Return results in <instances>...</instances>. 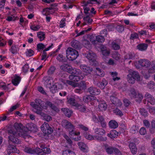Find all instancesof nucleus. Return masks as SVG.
I'll use <instances>...</instances> for the list:
<instances>
[{
  "label": "nucleus",
  "instance_id": "obj_10",
  "mask_svg": "<svg viewBox=\"0 0 155 155\" xmlns=\"http://www.w3.org/2000/svg\"><path fill=\"white\" fill-rule=\"evenodd\" d=\"M30 104L34 108L33 110L34 112L38 114L41 115L42 109L41 107L39 106L36 104H35L34 102H31Z\"/></svg>",
  "mask_w": 155,
  "mask_h": 155
},
{
  "label": "nucleus",
  "instance_id": "obj_43",
  "mask_svg": "<svg viewBox=\"0 0 155 155\" xmlns=\"http://www.w3.org/2000/svg\"><path fill=\"white\" fill-rule=\"evenodd\" d=\"M114 147H106L105 150L106 152L108 154H112L113 153Z\"/></svg>",
  "mask_w": 155,
  "mask_h": 155
},
{
  "label": "nucleus",
  "instance_id": "obj_36",
  "mask_svg": "<svg viewBox=\"0 0 155 155\" xmlns=\"http://www.w3.org/2000/svg\"><path fill=\"white\" fill-rule=\"evenodd\" d=\"M17 17L15 15H12L7 16L6 20L8 21H14L16 20Z\"/></svg>",
  "mask_w": 155,
  "mask_h": 155
},
{
  "label": "nucleus",
  "instance_id": "obj_1",
  "mask_svg": "<svg viewBox=\"0 0 155 155\" xmlns=\"http://www.w3.org/2000/svg\"><path fill=\"white\" fill-rule=\"evenodd\" d=\"M69 79L73 81H67L66 83L71 85L74 87H78V88H76L74 90V91L76 93L79 94L81 93L86 88V85L85 82L82 81L80 83H75L78 82L80 80L83 78L84 77L81 74L78 75H71L69 77Z\"/></svg>",
  "mask_w": 155,
  "mask_h": 155
},
{
  "label": "nucleus",
  "instance_id": "obj_47",
  "mask_svg": "<svg viewBox=\"0 0 155 155\" xmlns=\"http://www.w3.org/2000/svg\"><path fill=\"white\" fill-rule=\"evenodd\" d=\"M98 107L101 110H105L107 108V106L106 103H100L98 105Z\"/></svg>",
  "mask_w": 155,
  "mask_h": 155
},
{
  "label": "nucleus",
  "instance_id": "obj_8",
  "mask_svg": "<svg viewBox=\"0 0 155 155\" xmlns=\"http://www.w3.org/2000/svg\"><path fill=\"white\" fill-rule=\"evenodd\" d=\"M85 57L90 61H91V64L95 66L97 64V62L95 60L96 55L95 54L91 51H89L88 53L85 54Z\"/></svg>",
  "mask_w": 155,
  "mask_h": 155
},
{
  "label": "nucleus",
  "instance_id": "obj_45",
  "mask_svg": "<svg viewBox=\"0 0 155 155\" xmlns=\"http://www.w3.org/2000/svg\"><path fill=\"white\" fill-rule=\"evenodd\" d=\"M96 72L97 75L100 77H103L105 74L104 72L101 71L100 69L97 68H96Z\"/></svg>",
  "mask_w": 155,
  "mask_h": 155
},
{
  "label": "nucleus",
  "instance_id": "obj_2",
  "mask_svg": "<svg viewBox=\"0 0 155 155\" xmlns=\"http://www.w3.org/2000/svg\"><path fill=\"white\" fill-rule=\"evenodd\" d=\"M7 133L9 135L8 138L11 142L15 144L21 143V140L18 138V134L14 129L12 128L8 130Z\"/></svg>",
  "mask_w": 155,
  "mask_h": 155
},
{
  "label": "nucleus",
  "instance_id": "obj_20",
  "mask_svg": "<svg viewBox=\"0 0 155 155\" xmlns=\"http://www.w3.org/2000/svg\"><path fill=\"white\" fill-rule=\"evenodd\" d=\"M61 68L63 70L69 73L71 72L72 67L68 64H64L61 66Z\"/></svg>",
  "mask_w": 155,
  "mask_h": 155
},
{
  "label": "nucleus",
  "instance_id": "obj_14",
  "mask_svg": "<svg viewBox=\"0 0 155 155\" xmlns=\"http://www.w3.org/2000/svg\"><path fill=\"white\" fill-rule=\"evenodd\" d=\"M26 128L28 130L33 132H36L38 130L37 126L32 123L28 124L26 125Z\"/></svg>",
  "mask_w": 155,
  "mask_h": 155
},
{
  "label": "nucleus",
  "instance_id": "obj_9",
  "mask_svg": "<svg viewBox=\"0 0 155 155\" xmlns=\"http://www.w3.org/2000/svg\"><path fill=\"white\" fill-rule=\"evenodd\" d=\"M65 84V82H62L55 83L54 85H53V86L50 88L51 91L53 93H55L58 89H62Z\"/></svg>",
  "mask_w": 155,
  "mask_h": 155
},
{
  "label": "nucleus",
  "instance_id": "obj_49",
  "mask_svg": "<svg viewBox=\"0 0 155 155\" xmlns=\"http://www.w3.org/2000/svg\"><path fill=\"white\" fill-rule=\"evenodd\" d=\"M113 112L117 115H118L120 117H121L123 115L122 112L117 108H116L113 110Z\"/></svg>",
  "mask_w": 155,
  "mask_h": 155
},
{
  "label": "nucleus",
  "instance_id": "obj_13",
  "mask_svg": "<svg viewBox=\"0 0 155 155\" xmlns=\"http://www.w3.org/2000/svg\"><path fill=\"white\" fill-rule=\"evenodd\" d=\"M44 80L45 81V84L47 86L50 88L54 85L53 78L52 77H45Z\"/></svg>",
  "mask_w": 155,
  "mask_h": 155
},
{
  "label": "nucleus",
  "instance_id": "obj_29",
  "mask_svg": "<svg viewBox=\"0 0 155 155\" xmlns=\"http://www.w3.org/2000/svg\"><path fill=\"white\" fill-rule=\"evenodd\" d=\"M20 80V77L15 75L14 77V78L12 80V82L14 85L17 86L19 84Z\"/></svg>",
  "mask_w": 155,
  "mask_h": 155
},
{
  "label": "nucleus",
  "instance_id": "obj_26",
  "mask_svg": "<svg viewBox=\"0 0 155 155\" xmlns=\"http://www.w3.org/2000/svg\"><path fill=\"white\" fill-rule=\"evenodd\" d=\"M71 45L74 48L79 49L81 48V45L79 42L76 40H73L71 42Z\"/></svg>",
  "mask_w": 155,
  "mask_h": 155
},
{
  "label": "nucleus",
  "instance_id": "obj_56",
  "mask_svg": "<svg viewBox=\"0 0 155 155\" xmlns=\"http://www.w3.org/2000/svg\"><path fill=\"white\" fill-rule=\"evenodd\" d=\"M148 88L151 90H154L155 89V84L153 81H150L147 85Z\"/></svg>",
  "mask_w": 155,
  "mask_h": 155
},
{
  "label": "nucleus",
  "instance_id": "obj_39",
  "mask_svg": "<svg viewBox=\"0 0 155 155\" xmlns=\"http://www.w3.org/2000/svg\"><path fill=\"white\" fill-rule=\"evenodd\" d=\"M62 155H76L75 153L69 150H66L63 151Z\"/></svg>",
  "mask_w": 155,
  "mask_h": 155
},
{
  "label": "nucleus",
  "instance_id": "obj_16",
  "mask_svg": "<svg viewBox=\"0 0 155 155\" xmlns=\"http://www.w3.org/2000/svg\"><path fill=\"white\" fill-rule=\"evenodd\" d=\"M78 145L81 150L84 152H88V147L83 142H78Z\"/></svg>",
  "mask_w": 155,
  "mask_h": 155
},
{
  "label": "nucleus",
  "instance_id": "obj_55",
  "mask_svg": "<svg viewBox=\"0 0 155 155\" xmlns=\"http://www.w3.org/2000/svg\"><path fill=\"white\" fill-rule=\"evenodd\" d=\"M36 153L38 155H45V154L42 151V149H41L38 147L36 148Z\"/></svg>",
  "mask_w": 155,
  "mask_h": 155
},
{
  "label": "nucleus",
  "instance_id": "obj_7",
  "mask_svg": "<svg viewBox=\"0 0 155 155\" xmlns=\"http://www.w3.org/2000/svg\"><path fill=\"white\" fill-rule=\"evenodd\" d=\"M134 64L137 68H139L140 66L148 68L150 67V62L145 59H140L138 62H135Z\"/></svg>",
  "mask_w": 155,
  "mask_h": 155
},
{
  "label": "nucleus",
  "instance_id": "obj_41",
  "mask_svg": "<svg viewBox=\"0 0 155 155\" xmlns=\"http://www.w3.org/2000/svg\"><path fill=\"white\" fill-rule=\"evenodd\" d=\"M134 57V54L130 53L126 54L124 56V59L125 60L127 59H132Z\"/></svg>",
  "mask_w": 155,
  "mask_h": 155
},
{
  "label": "nucleus",
  "instance_id": "obj_44",
  "mask_svg": "<svg viewBox=\"0 0 155 155\" xmlns=\"http://www.w3.org/2000/svg\"><path fill=\"white\" fill-rule=\"evenodd\" d=\"M96 72L97 75L100 77H103L105 74L104 72L101 71L100 69L97 68H96Z\"/></svg>",
  "mask_w": 155,
  "mask_h": 155
},
{
  "label": "nucleus",
  "instance_id": "obj_64",
  "mask_svg": "<svg viewBox=\"0 0 155 155\" xmlns=\"http://www.w3.org/2000/svg\"><path fill=\"white\" fill-rule=\"evenodd\" d=\"M155 72V65H153L150 67L148 70V72L149 74H151Z\"/></svg>",
  "mask_w": 155,
  "mask_h": 155
},
{
  "label": "nucleus",
  "instance_id": "obj_31",
  "mask_svg": "<svg viewBox=\"0 0 155 155\" xmlns=\"http://www.w3.org/2000/svg\"><path fill=\"white\" fill-rule=\"evenodd\" d=\"M45 104H46L47 106H49L54 111L58 112L59 111L58 109L54 104H52L51 102L50 101H47L45 103Z\"/></svg>",
  "mask_w": 155,
  "mask_h": 155
},
{
  "label": "nucleus",
  "instance_id": "obj_27",
  "mask_svg": "<svg viewBox=\"0 0 155 155\" xmlns=\"http://www.w3.org/2000/svg\"><path fill=\"white\" fill-rule=\"evenodd\" d=\"M25 152L30 154H34L36 153V148L35 149L30 147H26L24 150Z\"/></svg>",
  "mask_w": 155,
  "mask_h": 155
},
{
  "label": "nucleus",
  "instance_id": "obj_33",
  "mask_svg": "<svg viewBox=\"0 0 155 155\" xmlns=\"http://www.w3.org/2000/svg\"><path fill=\"white\" fill-rule=\"evenodd\" d=\"M37 35L40 41H43L45 38V34L44 32L40 31L38 32Z\"/></svg>",
  "mask_w": 155,
  "mask_h": 155
},
{
  "label": "nucleus",
  "instance_id": "obj_34",
  "mask_svg": "<svg viewBox=\"0 0 155 155\" xmlns=\"http://www.w3.org/2000/svg\"><path fill=\"white\" fill-rule=\"evenodd\" d=\"M14 126L16 130L21 131L22 130L23 125L21 123H16L15 124Z\"/></svg>",
  "mask_w": 155,
  "mask_h": 155
},
{
  "label": "nucleus",
  "instance_id": "obj_5",
  "mask_svg": "<svg viewBox=\"0 0 155 155\" xmlns=\"http://www.w3.org/2000/svg\"><path fill=\"white\" fill-rule=\"evenodd\" d=\"M129 74L127 75V78L128 82L131 84L134 83L135 80L138 81L140 80V76L138 73L132 70L129 71Z\"/></svg>",
  "mask_w": 155,
  "mask_h": 155
},
{
  "label": "nucleus",
  "instance_id": "obj_30",
  "mask_svg": "<svg viewBox=\"0 0 155 155\" xmlns=\"http://www.w3.org/2000/svg\"><path fill=\"white\" fill-rule=\"evenodd\" d=\"M30 26V29L34 31H38L41 27V26L40 25H36L31 24Z\"/></svg>",
  "mask_w": 155,
  "mask_h": 155
},
{
  "label": "nucleus",
  "instance_id": "obj_12",
  "mask_svg": "<svg viewBox=\"0 0 155 155\" xmlns=\"http://www.w3.org/2000/svg\"><path fill=\"white\" fill-rule=\"evenodd\" d=\"M81 69L84 72V74L85 75H88L90 74L92 71V68L86 66L84 64H82L80 66Z\"/></svg>",
  "mask_w": 155,
  "mask_h": 155
},
{
  "label": "nucleus",
  "instance_id": "obj_19",
  "mask_svg": "<svg viewBox=\"0 0 155 155\" xmlns=\"http://www.w3.org/2000/svg\"><path fill=\"white\" fill-rule=\"evenodd\" d=\"M129 147L132 154H135L136 153L137 151V148L134 143L130 142L129 144Z\"/></svg>",
  "mask_w": 155,
  "mask_h": 155
},
{
  "label": "nucleus",
  "instance_id": "obj_37",
  "mask_svg": "<svg viewBox=\"0 0 155 155\" xmlns=\"http://www.w3.org/2000/svg\"><path fill=\"white\" fill-rule=\"evenodd\" d=\"M68 98V97L67 98L68 102L71 106L75 107L77 103L76 102L75 99L73 97H70L69 99Z\"/></svg>",
  "mask_w": 155,
  "mask_h": 155
},
{
  "label": "nucleus",
  "instance_id": "obj_57",
  "mask_svg": "<svg viewBox=\"0 0 155 155\" xmlns=\"http://www.w3.org/2000/svg\"><path fill=\"white\" fill-rule=\"evenodd\" d=\"M111 75L113 78L114 81L118 80L120 79V78L117 77V73L116 72H112L111 73Z\"/></svg>",
  "mask_w": 155,
  "mask_h": 155
},
{
  "label": "nucleus",
  "instance_id": "obj_15",
  "mask_svg": "<svg viewBox=\"0 0 155 155\" xmlns=\"http://www.w3.org/2000/svg\"><path fill=\"white\" fill-rule=\"evenodd\" d=\"M88 91L90 93L94 95H98L100 93V90L97 89L94 87H91L88 89Z\"/></svg>",
  "mask_w": 155,
  "mask_h": 155
},
{
  "label": "nucleus",
  "instance_id": "obj_54",
  "mask_svg": "<svg viewBox=\"0 0 155 155\" xmlns=\"http://www.w3.org/2000/svg\"><path fill=\"white\" fill-rule=\"evenodd\" d=\"M25 54L27 56L30 57L33 55L34 52L31 49H27L25 52Z\"/></svg>",
  "mask_w": 155,
  "mask_h": 155
},
{
  "label": "nucleus",
  "instance_id": "obj_48",
  "mask_svg": "<svg viewBox=\"0 0 155 155\" xmlns=\"http://www.w3.org/2000/svg\"><path fill=\"white\" fill-rule=\"evenodd\" d=\"M141 114L144 117L147 116L148 113L147 111L144 108H141L139 111Z\"/></svg>",
  "mask_w": 155,
  "mask_h": 155
},
{
  "label": "nucleus",
  "instance_id": "obj_23",
  "mask_svg": "<svg viewBox=\"0 0 155 155\" xmlns=\"http://www.w3.org/2000/svg\"><path fill=\"white\" fill-rule=\"evenodd\" d=\"M148 47V45L146 44H140L138 45L137 48L138 50L141 51H143L147 50Z\"/></svg>",
  "mask_w": 155,
  "mask_h": 155
},
{
  "label": "nucleus",
  "instance_id": "obj_40",
  "mask_svg": "<svg viewBox=\"0 0 155 155\" xmlns=\"http://www.w3.org/2000/svg\"><path fill=\"white\" fill-rule=\"evenodd\" d=\"M112 100L113 101L112 103L114 104L120 106L121 105V102L120 100L117 99V97H113V99H112Z\"/></svg>",
  "mask_w": 155,
  "mask_h": 155
},
{
  "label": "nucleus",
  "instance_id": "obj_59",
  "mask_svg": "<svg viewBox=\"0 0 155 155\" xmlns=\"http://www.w3.org/2000/svg\"><path fill=\"white\" fill-rule=\"evenodd\" d=\"M29 68V65L28 64H25L22 68V71L25 73L27 72Z\"/></svg>",
  "mask_w": 155,
  "mask_h": 155
},
{
  "label": "nucleus",
  "instance_id": "obj_11",
  "mask_svg": "<svg viewBox=\"0 0 155 155\" xmlns=\"http://www.w3.org/2000/svg\"><path fill=\"white\" fill-rule=\"evenodd\" d=\"M7 150V153L9 155L12 153H19V150L17 149L15 146L12 144H9L8 146Z\"/></svg>",
  "mask_w": 155,
  "mask_h": 155
},
{
  "label": "nucleus",
  "instance_id": "obj_22",
  "mask_svg": "<svg viewBox=\"0 0 155 155\" xmlns=\"http://www.w3.org/2000/svg\"><path fill=\"white\" fill-rule=\"evenodd\" d=\"M101 51L104 56H107L110 54V52L107 50L106 47L104 45H101L100 46Z\"/></svg>",
  "mask_w": 155,
  "mask_h": 155
},
{
  "label": "nucleus",
  "instance_id": "obj_62",
  "mask_svg": "<svg viewBox=\"0 0 155 155\" xmlns=\"http://www.w3.org/2000/svg\"><path fill=\"white\" fill-rule=\"evenodd\" d=\"M51 9L49 8H46L44 9L43 11V13L45 15H47L51 14L50 11Z\"/></svg>",
  "mask_w": 155,
  "mask_h": 155
},
{
  "label": "nucleus",
  "instance_id": "obj_17",
  "mask_svg": "<svg viewBox=\"0 0 155 155\" xmlns=\"http://www.w3.org/2000/svg\"><path fill=\"white\" fill-rule=\"evenodd\" d=\"M19 48L18 45L14 44L9 49V51L12 54H15L18 53Z\"/></svg>",
  "mask_w": 155,
  "mask_h": 155
},
{
  "label": "nucleus",
  "instance_id": "obj_24",
  "mask_svg": "<svg viewBox=\"0 0 155 155\" xmlns=\"http://www.w3.org/2000/svg\"><path fill=\"white\" fill-rule=\"evenodd\" d=\"M75 107L80 111L84 112L86 110V107L83 104H80L77 103Z\"/></svg>",
  "mask_w": 155,
  "mask_h": 155
},
{
  "label": "nucleus",
  "instance_id": "obj_63",
  "mask_svg": "<svg viewBox=\"0 0 155 155\" xmlns=\"http://www.w3.org/2000/svg\"><path fill=\"white\" fill-rule=\"evenodd\" d=\"M112 57L114 58L117 60H119L120 58V55L116 52L113 54Z\"/></svg>",
  "mask_w": 155,
  "mask_h": 155
},
{
  "label": "nucleus",
  "instance_id": "obj_52",
  "mask_svg": "<svg viewBox=\"0 0 155 155\" xmlns=\"http://www.w3.org/2000/svg\"><path fill=\"white\" fill-rule=\"evenodd\" d=\"M51 127L46 122H45L41 126V130L43 131L44 130L46 129H48L49 128Z\"/></svg>",
  "mask_w": 155,
  "mask_h": 155
},
{
  "label": "nucleus",
  "instance_id": "obj_50",
  "mask_svg": "<svg viewBox=\"0 0 155 155\" xmlns=\"http://www.w3.org/2000/svg\"><path fill=\"white\" fill-rule=\"evenodd\" d=\"M148 103H150L151 105H154L155 104V99L154 97H147L145 99Z\"/></svg>",
  "mask_w": 155,
  "mask_h": 155
},
{
  "label": "nucleus",
  "instance_id": "obj_61",
  "mask_svg": "<svg viewBox=\"0 0 155 155\" xmlns=\"http://www.w3.org/2000/svg\"><path fill=\"white\" fill-rule=\"evenodd\" d=\"M149 112L153 114H155V107L149 106L148 108Z\"/></svg>",
  "mask_w": 155,
  "mask_h": 155
},
{
  "label": "nucleus",
  "instance_id": "obj_53",
  "mask_svg": "<svg viewBox=\"0 0 155 155\" xmlns=\"http://www.w3.org/2000/svg\"><path fill=\"white\" fill-rule=\"evenodd\" d=\"M100 141H105L107 140L106 137H103L102 136H94V139Z\"/></svg>",
  "mask_w": 155,
  "mask_h": 155
},
{
  "label": "nucleus",
  "instance_id": "obj_6",
  "mask_svg": "<svg viewBox=\"0 0 155 155\" xmlns=\"http://www.w3.org/2000/svg\"><path fill=\"white\" fill-rule=\"evenodd\" d=\"M92 119L95 123L100 124L102 128H106L107 123L103 116L100 115L97 117L95 115H93Z\"/></svg>",
  "mask_w": 155,
  "mask_h": 155
},
{
  "label": "nucleus",
  "instance_id": "obj_58",
  "mask_svg": "<svg viewBox=\"0 0 155 155\" xmlns=\"http://www.w3.org/2000/svg\"><path fill=\"white\" fill-rule=\"evenodd\" d=\"M96 97H83V101L86 103H88L92 100H95Z\"/></svg>",
  "mask_w": 155,
  "mask_h": 155
},
{
  "label": "nucleus",
  "instance_id": "obj_21",
  "mask_svg": "<svg viewBox=\"0 0 155 155\" xmlns=\"http://www.w3.org/2000/svg\"><path fill=\"white\" fill-rule=\"evenodd\" d=\"M94 133L103 136L105 134L106 132L105 130L102 128H97L94 130Z\"/></svg>",
  "mask_w": 155,
  "mask_h": 155
},
{
  "label": "nucleus",
  "instance_id": "obj_42",
  "mask_svg": "<svg viewBox=\"0 0 155 155\" xmlns=\"http://www.w3.org/2000/svg\"><path fill=\"white\" fill-rule=\"evenodd\" d=\"M131 95H130L131 96H137L139 97H140L142 96V94H140L138 92H136L134 90H132L130 91Z\"/></svg>",
  "mask_w": 155,
  "mask_h": 155
},
{
  "label": "nucleus",
  "instance_id": "obj_35",
  "mask_svg": "<svg viewBox=\"0 0 155 155\" xmlns=\"http://www.w3.org/2000/svg\"><path fill=\"white\" fill-rule=\"evenodd\" d=\"M107 84V82L105 79H103L101 83L97 84V85L101 89H103Z\"/></svg>",
  "mask_w": 155,
  "mask_h": 155
},
{
  "label": "nucleus",
  "instance_id": "obj_18",
  "mask_svg": "<svg viewBox=\"0 0 155 155\" xmlns=\"http://www.w3.org/2000/svg\"><path fill=\"white\" fill-rule=\"evenodd\" d=\"M35 101L36 104L38 106L39 105L40 106L39 107L42 109H46L47 108L46 104H45V103L44 101L38 99H36Z\"/></svg>",
  "mask_w": 155,
  "mask_h": 155
},
{
  "label": "nucleus",
  "instance_id": "obj_32",
  "mask_svg": "<svg viewBox=\"0 0 155 155\" xmlns=\"http://www.w3.org/2000/svg\"><path fill=\"white\" fill-rule=\"evenodd\" d=\"M118 134L116 130H113L111 131L110 134H108L107 135L111 138H115L118 136Z\"/></svg>",
  "mask_w": 155,
  "mask_h": 155
},
{
  "label": "nucleus",
  "instance_id": "obj_60",
  "mask_svg": "<svg viewBox=\"0 0 155 155\" xmlns=\"http://www.w3.org/2000/svg\"><path fill=\"white\" fill-rule=\"evenodd\" d=\"M96 39L98 42H104V37L100 35L97 36Z\"/></svg>",
  "mask_w": 155,
  "mask_h": 155
},
{
  "label": "nucleus",
  "instance_id": "obj_38",
  "mask_svg": "<svg viewBox=\"0 0 155 155\" xmlns=\"http://www.w3.org/2000/svg\"><path fill=\"white\" fill-rule=\"evenodd\" d=\"M71 72L69 73L71 74H72V75H79L81 74V71L80 70L76 68L73 69L72 68Z\"/></svg>",
  "mask_w": 155,
  "mask_h": 155
},
{
  "label": "nucleus",
  "instance_id": "obj_3",
  "mask_svg": "<svg viewBox=\"0 0 155 155\" xmlns=\"http://www.w3.org/2000/svg\"><path fill=\"white\" fill-rule=\"evenodd\" d=\"M62 125L66 129L68 130L69 131V134L72 135H78L80 134V132L76 133L74 131V126L68 120H64L62 121Z\"/></svg>",
  "mask_w": 155,
  "mask_h": 155
},
{
  "label": "nucleus",
  "instance_id": "obj_51",
  "mask_svg": "<svg viewBox=\"0 0 155 155\" xmlns=\"http://www.w3.org/2000/svg\"><path fill=\"white\" fill-rule=\"evenodd\" d=\"M53 129L52 128L50 127L48 129L44 130L43 131L45 134H51L53 132Z\"/></svg>",
  "mask_w": 155,
  "mask_h": 155
},
{
  "label": "nucleus",
  "instance_id": "obj_28",
  "mask_svg": "<svg viewBox=\"0 0 155 155\" xmlns=\"http://www.w3.org/2000/svg\"><path fill=\"white\" fill-rule=\"evenodd\" d=\"M109 125L110 128L113 129L117 128L118 126L117 123L114 120L110 121L109 123Z\"/></svg>",
  "mask_w": 155,
  "mask_h": 155
},
{
  "label": "nucleus",
  "instance_id": "obj_25",
  "mask_svg": "<svg viewBox=\"0 0 155 155\" xmlns=\"http://www.w3.org/2000/svg\"><path fill=\"white\" fill-rule=\"evenodd\" d=\"M61 110L64 114L66 116L70 117L72 113V111L68 108H62Z\"/></svg>",
  "mask_w": 155,
  "mask_h": 155
},
{
  "label": "nucleus",
  "instance_id": "obj_4",
  "mask_svg": "<svg viewBox=\"0 0 155 155\" xmlns=\"http://www.w3.org/2000/svg\"><path fill=\"white\" fill-rule=\"evenodd\" d=\"M66 56L70 60H73L77 58L79 55L78 51L71 48H68L66 51Z\"/></svg>",
  "mask_w": 155,
  "mask_h": 155
},
{
  "label": "nucleus",
  "instance_id": "obj_46",
  "mask_svg": "<svg viewBox=\"0 0 155 155\" xmlns=\"http://www.w3.org/2000/svg\"><path fill=\"white\" fill-rule=\"evenodd\" d=\"M83 20L84 21V23H83V25H86L87 23H91L92 21V19L90 18L88 16L84 18Z\"/></svg>",
  "mask_w": 155,
  "mask_h": 155
}]
</instances>
